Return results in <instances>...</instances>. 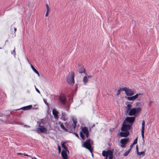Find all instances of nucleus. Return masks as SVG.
Masks as SVG:
<instances>
[{"instance_id": "obj_1", "label": "nucleus", "mask_w": 159, "mask_h": 159, "mask_svg": "<svg viewBox=\"0 0 159 159\" xmlns=\"http://www.w3.org/2000/svg\"><path fill=\"white\" fill-rule=\"evenodd\" d=\"M135 120L134 117H128L124 121L121 127V132L120 135L121 137H126L129 135V130L131 128V126Z\"/></svg>"}, {"instance_id": "obj_2", "label": "nucleus", "mask_w": 159, "mask_h": 159, "mask_svg": "<svg viewBox=\"0 0 159 159\" xmlns=\"http://www.w3.org/2000/svg\"><path fill=\"white\" fill-rule=\"evenodd\" d=\"M142 109L140 107L132 108L127 113L130 116H136L141 111Z\"/></svg>"}, {"instance_id": "obj_3", "label": "nucleus", "mask_w": 159, "mask_h": 159, "mask_svg": "<svg viewBox=\"0 0 159 159\" xmlns=\"http://www.w3.org/2000/svg\"><path fill=\"white\" fill-rule=\"evenodd\" d=\"M102 154V156L105 157V159H112L113 158V153L111 150L103 151Z\"/></svg>"}, {"instance_id": "obj_4", "label": "nucleus", "mask_w": 159, "mask_h": 159, "mask_svg": "<svg viewBox=\"0 0 159 159\" xmlns=\"http://www.w3.org/2000/svg\"><path fill=\"white\" fill-rule=\"evenodd\" d=\"M93 143L92 141L89 139L84 143L83 146L88 149L92 153L93 149L91 145Z\"/></svg>"}, {"instance_id": "obj_5", "label": "nucleus", "mask_w": 159, "mask_h": 159, "mask_svg": "<svg viewBox=\"0 0 159 159\" xmlns=\"http://www.w3.org/2000/svg\"><path fill=\"white\" fill-rule=\"evenodd\" d=\"M42 121V120H41L40 121L39 123V127L37 128L36 129V131L39 134L41 133H46L47 132V129L45 128L43 126L41 125V123Z\"/></svg>"}, {"instance_id": "obj_6", "label": "nucleus", "mask_w": 159, "mask_h": 159, "mask_svg": "<svg viewBox=\"0 0 159 159\" xmlns=\"http://www.w3.org/2000/svg\"><path fill=\"white\" fill-rule=\"evenodd\" d=\"M122 90L125 91L126 95L129 96H132L135 93V91L134 90L126 87L122 88Z\"/></svg>"}, {"instance_id": "obj_7", "label": "nucleus", "mask_w": 159, "mask_h": 159, "mask_svg": "<svg viewBox=\"0 0 159 159\" xmlns=\"http://www.w3.org/2000/svg\"><path fill=\"white\" fill-rule=\"evenodd\" d=\"M74 74L73 72H71L69 74L67 81L70 84L73 85L75 83L74 79Z\"/></svg>"}, {"instance_id": "obj_8", "label": "nucleus", "mask_w": 159, "mask_h": 159, "mask_svg": "<svg viewBox=\"0 0 159 159\" xmlns=\"http://www.w3.org/2000/svg\"><path fill=\"white\" fill-rule=\"evenodd\" d=\"M82 132L80 133V137L83 139H84V137L83 134V133L86 134L87 137H88L89 136V131L88 129L85 127H84L82 129Z\"/></svg>"}, {"instance_id": "obj_9", "label": "nucleus", "mask_w": 159, "mask_h": 159, "mask_svg": "<svg viewBox=\"0 0 159 159\" xmlns=\"http://www.w3.org/2000/svg\"><path fill=\"white\" fill-rule=\"evenodd\" d=\"M129 138H125L121 139L120 140V143L121 145L120 146L122 148H124L126 147V144L129 142Z\"/></svg>"}, {"instance_id": "obj_10", "label": "nucleus", "mask_w": 159, "mask_h": 159, "mask_svg": "<svg viewBox=\"0 0 159 159\" xmlns=\"http://www.w3.org/2000/svg\"><path fill=\"white\" fill-rule=\"evenodd\" d=\"M141 95H142L143 94L141 93H137L133 96L126 97V98L129 101H134L139 96Z\"/></svg>"}, {"instance_id": "obj_11", "label": "nucleus", "mask_w": 159, "mask_h": 159, "mask_svg": "<svg viewBox=\"0 0 159 159\" xmlns=\"http://www.w3.org/2000/svg\"><path fill=\"white\" fill-rule=\"evenodd\" d=\"M67 152L69 153V151L67 150H63L62 151L61 154L64 159H67Z\"/></svg>"}, {"instance_id": "obj_12", "label": "nucleus", "mask_w": 159, "mask_h": 159, "mask_svg": "<svg viewBox=\"0 0 159 159\" xmlns=\"http://www.w3.org/2000/svg\"><path fill=\"white\" fill-rule=\"evenodd\" d=\"M125 104L126 105V112L127 113L131 109L132 105L129 103L128 102H125Z\"/></svg>"}, {"instance_id": "obj_13", "label": "nucleus", "mask_w": 159, "mask_h": 159, "mask_svg": "<svg viewBox=\"0 0 159 159\" xmlns=\"http://www.w3.org/2000/svg\"><path fill=\"white\" fill-rule=\"evenodd\" d=\"M60 102L62 104H64L65 103L66 100L65 96L62 95L60 96Z\"/></svg>"}, {"instance_id": "obj_14", "label": "nucleus", "mask_w": 159, "mask_h": 159, "mask_svg": "<svg viewBox=\"0 0 159 159\" xmlns=\"http://www.w3.org/2000/svg\"><path fill=\"white\" fill-rule=\"evenodd\" d=\"M52 114L54 116L55 118L57 120L58 119V112L55 109L52 110Z\"/></svg>"}, {"instance_id": "obj_15", "label": "nucleus", "mask_w": 159, "mask_h": 159, "mask_svg": "<svg viewBox=\"0 0 159 159\" xmlns=\"http://www.w3.org/2000/svg\"><path fill=\"white\" fill-rule=\"evenodd\" d=\"M32 108L31 105H29L25 107H22L20 108L21 109H23L25 110H29Z\"/></svg>"}, {"instance_id": "obj_16", "label": "nucleus", "mask_w": 159, "mask_h": 159, "mask_svg": "<svg viewBox=\"0 0 159 159\" xmlns=\"http://www.w3.org/2000/svg\"><path fill=\"white\" fill-rule=\"evenodd\" d=\"M62 116L61 117V119L65 121L67 120V118L66 116V114L65 113L62 112L61 114Z\"/></svg>"}, {"instance_id": "obj_17", "label": "nucleus", "mask_w": 159, "mask_h": 159, "mask_svg": "<svg viewBox=\"0 0 159 159\" xmlns=\"http://www.w3.org/2000/svg\"><path fill=\"white\" fill-rule=\"evenodd\" d=\"M136 151L137 154L139 155H143L144 156L145 154V152L142 151L141 152H139L138 147L137 146H136Z\"/></svg>"}, {"instance_id": "obj_18", "label": "nucleus", "mask_w": 159, "mask_h": 159, "mask_svg": "<svg viewBox=\"0 0 159 159\" xmlns=\"http://www.w3.org/2000/svg\"><path fill=\"white\" fill-rule=\"evenodd\" d=\"M31 66L34 72L37 74L39 76L40 75L38 71L34 67V66L32 65H31Z\"/></svg>"}, {"instance_id": "obj_19", "label": "nucleus", "mask_w": 159, "mask_h": 159, "mask_svg": "<svg viewBox=\"0 0 159 159\" xmlns=\"http://www.w3.org/2000/svg\"><path fill=\"white\" fill-rule=\"evenodd\" d=\"M83 82L84 84H86L88 82V78L86 76L84 77L83 79Z\"/></svg>"}, {"instance_id": "obj_20", "label": "nucleus", "mask_w": 159, "mask_h": 159, "mask_svg": "<svg viewBox=\"0 0 159 159\" xmlns=\"http://www.w3.org/2000/svg\"><path fill=\"white\" fill-rule=\"evenodd\" d=\"M72 120L74 123L73 127L74 128H75L76 127V125L77 123V120L76 118H72Z\"/></svg>"}, {"instance_id": "obj_21", "label": "nucleus", "mask_w": 159, "mask_h": 159, "mask_svg": "<svg viewBox=\"0 0 159 159\" xmlns=\"http://www.w3.org/2000/svg\"><path fill=\"white\" fill-rule=\"evenodd\" d=\"M65 142H62L61 143V146L63 148L64 150H67V148L66 147V146L65 145Z\"/></svg>"}, {"instance_id": "obj_22", "label": "nucleus", "mask_w": 159, "mask_h": 159, "mask_svg": "<svg viewBox=\"0 0 159 159\" xmlns=\"http://www.w3.org/2000/svg\"><path fill=\"white\" fill-rule=\"evenodd\" d=\"M142 128L141 130H144L145 129V122L144 120H143L142 121Z\"/></svg>"}, {"instance_id": "obj_23", "label": "nucleus", "mask_w": 159, "mask_h": 159, "mask_svg": "<svg viewBox=\"0 0 159 159\" xmlns=\"http://www.w3.org/2000/svg\"><path fill=\"white\" fill-rule=\"evenodd\" d=\"M144 130H141V135L142 138V140H144Z\"/></svg>"}, {"instance_id": "obj_24", "label": "nucleus", "mask_w": 159, "mask_h": 159, "mask_svg": "<svg viewBox=\"0 0 159 159\" xmlns=\"http://www.w3.org/2000/svg\"><path fill=\"white\" fill-rule=\"evenodd\" d=\"M85 72V69L83 68H81L80 70L79 71V73H84Z\"/></svg>"}, {"instance_id": "obj_25", "label": "nucleus", "mask_w": 159, "mask_h": 159, "mask_svg": "<svg viewBox=\"0 0 159 159\" xmlns=\"http://www.w3.org/2000/svg\"><path fill=\"white\" fill-rule=\"evenodd\" d=\"M60 126L61 128L62 129H63L65 130H66L65 127H64V125H63V124L62 123H61L60 124Z\"/></svg>"}, {"instance_id": "obj_26", "label": "nucleus", "mask_w": 159, "mask_h": 159, "mask_svg": "<svg viewBox=\"0 0 159 159\" xmlns=\"http://www.w3.org/2000/svg\"><path fill=\"white\" fill-rule=\"evenodd\" d=\"M46 7L47 8V11H49L50 8L49 7L48 5V4H46Z\"/></svg>"}, {"instance_id": "obj_27", "label": "nucleus", "mask_w": 159, "mask_h": 159, "mask_svg": "<svg viewBox=\"0 0 159 159\" xmlns=\"http://www.w3.org/2000/svg\"><path fill=\"white\" fill-rule=\"evenodd\" d=\"M129 151H127L125 153L123 154V156L125 157L126 156L129 154Z\"/></svg>"}, {"instance_id": "obj_28", "label": "nucleus", "mask_w": 159, "mask_h": 159, "mask_svg": "<svg viewBox=\"0 0 159 159\" xmlns=\"http://www.w3.org/2000/svg\"><path fill=\"white\" fill-rule=\"evenodd\" d=\"M121 90H122V89H120L119 90H118V92H117V93L116 94V95H119L120 93V91Z\"/></svg>"}, {"instance_id": "obj_29", "label": "nucleus", "mask_w": 159, "mask_h": 159, "mask_svg": "<svg viewBox=\"0 0 159 159\" xmlns=\"http://www.w3.org/2000/svg\"><path fill=\"white\" fill-rule=\"evenodd\" d=\"M137 138L135 139L134 140V141L133 142V144H135L137 143Z\"/></svg>"}, {"instance_id": "obj_30", "label": "nucleus", "mask_w": 159, "mask_h": 159, "mask_svg": "<svg viewBox=\"0 0 159 159\" xmlns=\"http://www.w3.org/2000/svg\"><path fill=\"white\" fill-rule=\"evenodd\" d=\"M58 148L59 153H60L61 152V148L59 146H58Z\"/></svg>"}, {"instance_id": "obj_31", "label": "nucleus", "mask_w": 159, "mask_h": 159, "mask_svg": "<svg viewBox=\"0 0 159 159\" xmlns=\"http://www.w3.org/2000/svg\"><path fill=\"white\" fill-rule=\"evenodd\" d=\"M35 88L36 91L37 92H38L39 93H40V92L38 90V89L36 87H35Z\"/></svg>"}, {"instance_id": "obj_32", "label": "nucleus", "mask_w": 159, "mask_h": 159, "mask_svg": "<svg viewBox=\"0 0 159 159\" xmlns=\"http://www.w3.org/2000/svg\"><path fill=\"white\" fill-rule=\"evenodd\" d=\"M49 11H46V15H45V16H48V14H49Z\"/></svg>"}, {"instance_id": "obj_33", "label": "nucleus", "mask_w": 159, "mask_h": 159, "mask_svg": "<svg viewBox=\"0 0 159 159\" xmlns=\"http://www.w3.org/2000/svg\"><path fill=\"white\" fill-rule=\"evenodd\" d=\"M152 101H149V106H150L151 105V104L152 103Z\"/></svg>"}, {"instance_id": "obj_34", "label": "nucleus", "mask_w": 159, "mask_h": 159, "mask_svg": "<svg viewBox=\"0 0 159 159\" xmlns=\"http://www.w3.org/2000/svg\"><path fill=\"white\" fill-rule=\"evenodd\" d=\"M134 145V144H133V143L132 144H131L130 146V148H131Z\"/></svg>"}, {"instance_id": "obj_35", "label": "nucleus", "mask_w": 159, "mask_h": 159, "mask_svg": "<svg viewBox=\"0 0 159 159\" xmlns=\"http://www.w3.org/2000/svg\"><path fill=\"white\" fill-rule=\"evenodd\" d=\"M143 140V144H144L145 143L144 139V140Z\"/></svg>"}, {"instance_id": "obj_36", "label": "nucleus", "mask_w": 159, "mask_h": 159, "mask_svg": "<svg viewBox=\"0 0 159 159\" xmlns=\"http://www.w3.org/2000/svg\"><path fill=\"white\" fill-rule=\"evenodd\" d=\"M33 109H36V110H37L38 109V108L37 107H36L34 108H33Z\"/></svg>"}, {"instance_id": "obj_37", "label": "nucleus", "mask_w": 159, "mask_h": 159, "mask_svg": "<svg viewBox=\"0 0 159 159\" xmlns=\"http://www.w3.org/2000/svg\"><path fill=\"white\" fill-rule=\"evenodd\" d=\"M131 148H130L127 151H129V153L130 152V151H131Z\"/></svg>"}, {"instance_id": "obj_38", "label": "nucleus", "mask_w": 159, "mask_h": 159, "mask_svg": "<svg viewBox=\"0 0 159 159\" xmlns=\"http://www.w3.org/2000/svg\"><path fill=\"white\" fill-rule=\"evenodd\" d=\"M92 77V76L89 75V76H88L87 77L88 78H89V77Z\"/></svg>"}, {"instance_id": "obj_39", "label": "nucleus", "mask_w": 159, "mask_h": 159, "mask_svg": "<svg viewBox=\"0 0 159 159\" xmlns=\"http://www.w3.org/2000/svg\"><path fill=\"white\" fill-rule=\"evenodd\" d=\"M24 156H29V155H28L27 154H24Z\"/></svg>"}, {"instance_id": "obj_40", "label": "nucleus", "mask_w": 159, "mask_h": 159, "mask_svg": "<svg viewBox=\"0 0 159 159\" xmlns=\"http://www.w3.org/2000/svg\"><path fill=\"white\" fill-rule=\"evenodd\" d=\"M16 28H14V30H15V32H16Z\"/></svg>"}, {"instance_id": "obj_41", "label": "nucleus", "mask_w": 159, "mask_h": 159, "mask_svg": "<svg viewBox=\"0 0 159 159\" xmlns=\"http://www.w3.org/2000/svg\"><path fill=\"white\" fill-rule=\"evenodd\" d=\"M44 102L46 104H48V103H47L44 100Z\"/></svg>"}, {"instance_id": "obj_42", "label": "nucleus", "mask_w": 159, "mask_h": 159, "mask_svg": "<svg viewBox=\"0 0 159 159\" xmlns=\"http://www.w3.org/2000/svg\"><path fill=\"white\" fill-rule=\"evenodd\" d=\"M33 159H37L36 158L34 157L33 158Z\"/></svg>"}, {"instance_id": "obj_43", "label": "nucleus", "mask_w": 159, "mask_h": 159, "mask_svg": "<svg viewBox=\"0 0 159 159\" xmlns=\"http://www.w3.org/2000/svg\"><path fill=\"white\" fill-rule=\"evenodd\" d=\"M18 154H21V153H18Z\"/></svg>"}, {"instance_id": "obj_44", "label": "nucleus", "mask_w": 159, "mask_h": 159, "mask_svg": "<svg viewBox=\"0 0 159 159\" xmlns=\"http://www.w3.org/2000/svg\"><path fill=\"white\" fill-rule=\"evenodd\" d=\"M37 106V105H34V107H35V106Z\"/></svg>"}, {"instance_id": "obj_45", "label": "nucleus", "mask_w": 159, "mask_h": 159, "mask_svg": "<svg viewBox=\"0 0 159 159\" xmlns=\"http://www.w3.org/2000/svg\"><path fill=\"white\" fill-rule=\"evenodd\" d=\"M76 136L78 137V135L77 134H76Z\"/></svg>"}, {"instance_id": "obj_46", "label": "nucleus", "mask_w": 159, "mask_h": 159, "mask_svg": "<svg viewBox=\"0 0 159 159\" xmlns=\"http://www.w3.org/2000/svg\"><path fill=\"white\" fill-rule=\"evenodd\" d=\"M137 103H138V104H139V102H137Z\"/></svg>"}]
</instances>
